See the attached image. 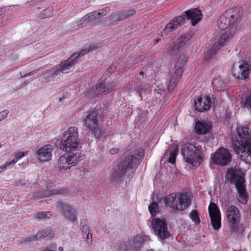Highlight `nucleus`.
<instances>
[{
  "instance_id": "nucleus-31",
  "label": "nucleus",
  "mask_w": 251,
  "mask_h": 251,
  "mask_svg": "<svg viewBox=\"0 0 251 251\" xmlns=\"http://www.w3.org/2000/svg\"><path fill=\"white\" fill-rule=\"evenodd\" d=\"M208 213L210 217L220 216V210L217 205L213 202H211L208 206Z\"/></svg>"
},
{
  "instance_id": "nucleus-18",
  "label": "nucleus",
  "mask_w": 251,
  "mask_h": 251,
  "mask_svg": "<svg viewBox=\"0 0 251 251\" xmlns=\"http://www.w3.org/2000/svg\"><path fill=\"white\" fill-rule=\"evenodd\" d=\"M53 147L52 145H45L40 148L35 149V154L40 162H46L52 159Z\"/></svg>"
},
{
  "instance_id": "nucleus-16",
  "label": "nucleus",
  "mask_w": 251,
  "mask_h": 251,
  "mask_svg": "<svg viewBox=\"0 0 251 251\" xmlns=\"http://www.w3.org/2000/svg\"><path fill=\"white\" fill-rule=\"evenodd\" d=\"M144 242V236L137 235L132 239L131 245L130 242L120 243L119 251H139Z\"/></svg>"
},
{
  "instance_id": "nucleus-44",
  "label": "nucleus",
  "mask_w": 251,
  "mask_h": 251,
  "mask_svg": "<svg viewBox=\"0 0 251 251\" xmlns=\"http://www.w3.org/2000/svg\"><path fill=\"white\" fill-rule=\"evenodd\" d=\"M56 249V245L55 243H52L49 247H46V248L44 250H43L42 251H54V250Z\"/></svg>"
},
{
  "instance_id": "nucleus-48",
  "label": "nucleus",
  "mask_w": 251,
  "mask_h": 251,
  "mask_svg": "<svg viewBox=\"0 0 251 251\" xmlns=\"http://www.w3.org/2000/svg\"><path fill=\"white\" fill-rule=\"evenodd\" d=\"M8 163H9V161L6 162L5 164H4L2 166L1 168L3 170H5L7 166L11 165V164H7Z\"/></svg>"
},
{
  "instance_id": "nucleus-25",
  "label": "nucleus",
  "mask_w": 251,
  "mask_h": 251,
  "mask_svg": "<svg viewBox=\"0 0 251 251\" xmlns=\"http://www.w3.org/2000/svg\"><path fill=\"white\" fill-rule=\"evenodd\" d=\"M235 33V31H234V29H228V31H226L220 36L218 42H215L214 44H216L219 47L220 49L221 47L225 46L226 43L233 37Z\"/></svg>"
},
{
  "instance_id": "nucleus-17",
  "label": "nucleus",
  "mask_w": 251,
  "mask_h": 251,
  "mask_svg": "<svg viewBox=\"0 0 251 251\" xmlns=\"http://www.w3.org/2000/svg\"><path fill=\"white\" fill-rule=\"evenodd\" d=\"M224 13L226 17L229 18L232 24V27L229 29H234L236 31L238 24L242 21V11L241 7L234 6L226 10Z\"/></svg>"
},
{
  "instance_id": "nucleus-50",
  "label": "nucleus",
  "mask_w": 251,
  "mask_h": 251,
  "mask_svg": "<svg viewBox=\"0 0 251 251\" xmlns=\"http://www.w3.org/2000/svg\"><path fill=\"white\" fill-rule=\"evenodd\" d=\"M248 238L249 239V240L251 241V232H250L249 234V235L248 236Z\"/></svg>"
},
{
  "instance_id": "nucleus-7",
  "label": "nucleus",
  "mask_w": 251,
  "mask_h": 251,
  "mask_svg": "<svg viewBox=\"0 0 251 251\" xmlns=\"http://www.w3.org/2000/svg\"><path fill=\"white\" fill-rule=\"evenodd\" d=\"M99 111L94 109L90 111L83 120L84 126L97 138H100L101 136L102 133L104 132V129H102L99 126Z\"/></svg>"
},
{
  "instance_id": "nucleus-11",
  "label": "nucleus",
  "mask_w": 251,
  "mask_h": 251,
  "mask_svg": "<svg viewBox=\"0 0 251 251\" xmlns=\"http://www.w3.org/2000/svg\"><path fill=\"white\" fill-rule=\"evenodd\" d=\"M188 58L186 55L180 56L175 65V71L168 86L169 92L174 91L176 86L177 83L181 77L184 71L183 68L187 62Z\"/></svg>"
},
{
  "instance_id": "nucleus-52",
  "label": "nucleus",
  "mask_w": 251,
  "mask_h": 251,
  "mask_svg": "<svg viewBox=\"0 0 251 251\" xmlns=\"http://www.w3.org/2000/svg\"><path fill=\"white\" fill-rule=\"evenodd\" d=\"M128 69H127L126 67H125L123 68V71L126 72Z\"/></svg>"
},
{
  "instance_id": "nucleus-47",
  "label": "nucleus",
  "mask_w": 251,
  "mask_h": 251,
  "mask_svg": "<svg viewBox=\"0 0 251 251\" xmlns=\"http://www.w3.org/2000/svg\"><path fill=\"white\" fill-rule=\"evenodd\" d=\"M89 233H88V234H87V242L88 244H91L92 243V234H90V236H91V238L90 239L89 236Z\"/></svg>"
},
{
  "instance_id": "nucleus-46",
  "label": "nucleus",
  "mask_w": 251,
  "mask_h": 251,
  "mask_svg": "<svg viewBox=\"0 0 251 251\" xmlns=\"http://www.w3.org/2000/svg\"><path fill=\"white\" fill-rule=\"evenodd\" d=\"M118 149H111L109 151V153L111 154H115L117 153H118Z\"/></svg>"
},
{
  "instance_id": "nucleus-24",
  "label": "nucleus",
  "mask_w": 251,
  "mask_h": 251,
  "mask_svg": "<svg viewBox=\"0 0 251 251\" xmlns=\"http://www.w3.org/2000/svg\"><path fill=\"white\" fill-rule=\"evenodd\" d=\"M52 187V183H48L46 185V188L47 190H44L40 192L38 196H36V198H44L50 195H55V194H65L67 192L66 189H59L56 190H50Z\"/></svg>"
},
{
  "instance_id": "nucleus-38",
  "label": "nucleus",
  "mask_w": 251,
  "mask_h": 251,
  "mask_svg": "<svg viewBox=\"0 0 251 251\" xmlns=\"http://www.w3.org/2000/svg\"><path fill=\"white\" fill-rule=\"evenodd\" d=\"M179 50L178 47L174 43L169 47L167 54L171 56L175 55L178 53Z\"/></svg>"
},
{
  "instance_id": "nucleus-27",
  "label": "nucleus",
  "mask_w": 251,
  "mask_h": 251,
  "mask_svg": "<svg viewBox=\"0 0 251 251\" xmlns=\"http://www.w3.org/2000/svg\"><path fill=\"white\" fill-rule=\"evenodd\" d=\"M195 129L197 134H203L209 132L211 127L207 123L198 121L196 123Z\"/></svg>"
},
{
  "instance_id": "nucleus-40",
  "label": "nucleus",
  "mask_w": 251,
  "mask_h": 251,
  "mask_svg": "<svg viewBox=\"0 0 251 251\" xmlns=\"http://www.w3.org/2000/svg\"><path fill=\"white\" fill-rule=\"evenodd\" d=\"M25 155H27V152H19L16 153L15 155L14 158L9 161V163L7 164H14L16 163L19 159H21L22 157L25 156Z\"/></svg>"
},
{
  "instance_id": "nucleus-37",
  "label": "nucleus",
  "mask_w": 251,
  "mask_h": 251,
  "mask_svg": "<svg viewBox=\"0 0 251 251\" xmlns=\"http://www.w3.org/2000/svg\"><path fill=\"white\" fill-rule=\"evenodd\" d=\"M149 210L152 217H155L158 212V204L156 202H152L149 206Z\"/></svg>"
},
{
  "instance_id": "nucleus-12",
  "label": "nucleus",
  "mask_w": 251,
  "mask_h": 251,
  "mask_svg": "<svg viewBox=\"0 0 251 251\" xmlns=\"http://www.w3.org/2000/svg\"><path fill=\"white\" fill-rule=\"evenodd\" d=\"M77 56L73 54L67 60L62 62L59 65V69H51L49 76L48 81L53 79L61 73L66 74L72 72L74 69V65L77 63Z\"/></svg>"
},
{
  "instance_id": "nucleus-36",
  "label": "nucleus",
  "mask_w": 251,
  "mask_h": 251,
  "mask_svg": "<svg viewBox=\"0 0 251 251\" xmlns=\"http://www.w3.org/2000/svg\"><path fill=\"white\" fill-rule=\"evenodd\" d=\"M189 217L195 225H197L200 223L201 219L198 211L197 210H192L189 213Z\"/></svg>"
},
{
  "instance_id": "nucleus-55",
  "label": "nucleus",
  "mask_w": 251,
  "mask_h": 251,
  "mask_svg": "<svg viewBox=\"0 0 251 251\" xmlns=\"http://www.w3.org/2000/svg\"><path fill=\"white\" fill-rule=\"evenodd\" d=\"M113 67V66H112L111 67H110V70H111L112 69V68Z\"/></svg>"
},
{
  "instance_id": "nucleus-35",
  "label": "nucleus",
  "mask_w": 251,
  "mask_h": 251,
  "mask_svg": "<svg viewBox=\"0 0 251 251\" xmlns=\"http://www.w3.org/2000/svg\"><path fill=\"white\" fill-rule=\"evenodd\" d=\"M211 223L215 230H218L221 226V215L210 217Z\"/></svg>"
},
{
  "instance_id": "nucleus-33",
  "label": "nucleus",
  "mask_w": 251,
  "mask_h": 251,
  "mask_svg": "<svg viewBox=\"0 0 251 251\" xmlns=\"http://www.w3.org/2000/svg\"><path fill=\"white\" fill-rule=\"evenodd\" d=\"M219 50V47L216 44H213L211 48L205 53L204 59L206 60H210Z\"/></svg>"
},
{
  "instance_id": "nucleus-20",
  "label": "nucleus",
  "mask_w": 251,
  "mask_h": 251,
  "mask_svg": "<svg viewBox=\"0 0 251 251\" xmlns=\"http://www.w3.org/2000/svg\"><path fill=\"white\" fill-rule=\"evenodd\" d=\"M212 105L211 99L209 96H205L203 98L198 97L195 100L194 107L196 110L200 112L210 110Z\"/></svg>"
},
{
  "instance_id": "nucleus-1",
  "label": "nucleus",
  "mask_w": 251,
  "mask_h": 251,
  "mask_svg": "<svg viewBox=\"0 0 251 251\" xmlns=\"http://www.w3.org/2000/svg\"><path fill=\"white\" fill-rule=\"evenodd\" d=\"M145 151L142 148L135 150L133 153L126 155L124 160L120 162L117 169L114 170L110 179L113 181L126 183L130 181L135 172L137 166L141 162L144 156Z\"/></svg>"
},
{
  "instance_id": "nucleus-41",
  "label": "nucleus",
  "mask_w": 251,
  "mask_h": 251,
  "mask_svg": "<svg viewBox=\"0 0 251 251\" xmlns=\"http://www.w3.org/2000/svg\"><path fill=\"white\" fill-rule=\"evenodd\" d=\"M81 226H82V230L85 233H90L89 226L88 225V221L86 219H83L80 222Z\"/></svg>"
},
{
  "instance_id": "nucleus-39",
  "label": "nucleus",
  "mask_w": 251,
  "mask_h": 251,
  "mask_svg": "<svg viewBox=\"0 0 251 251\" xmlns=\"http://www.w3.org/2000/svg\"><path fill=\"white\" fill-rule=\"evenodd\" d=\"M189 38L186 37H181L178 38L174 43L178 47L179 49L182 48L188 42Z\"/></svg>"
},
{
  "instance_id": "nucleus-53",
  "label": "nucleus",
  "mask_w": 251,
  "mask_h": 251,
  "mask_svg": "<svg viewBox=\"0 0 251 251\" xmlns=\"http://www.w3.org/2000/svg\"><path fill=\"white\" fill-rule=\"evenodd\" d=\"M31 73H32V72L30 73L29 74H26L25 76H26L31 75Z\"/></svg>"
},
{
  "instance_id": "nucleus-5",
  "label": "nucleus",
  "mask_w": 251,
  "mask_h": 251,
  "mask_svg": "<svg viewBox=\"0 0 251 251\" xmlns=\"http://www.w3.org/2000/svg\"><path fill=\"white\" fill-rule=\"evenodd\" d=\"M61 144L63 150L66 152H80L78 129L76 127H70L65 131Z\"/></svg>"
},
{
  "instance_id": "nucleus-21",
  "label": "nucleus",
  "mask_w": 251,
  "mask_h": 251,
  "mask_svg": "<svg viewBox=\"0 0 251 251\" xmlns=\"http://www.w3.org/2000/svg\"><path fill=\"white\" fill-rule=\"evenodd\" d=\"M187 19L191 20L193 26L196 25L202 18L201 10L198 8H192L185 12V15Z\"/></svg>"
},
{
  "instance_id": "nucleus-45",
  "label": "nucleus",
  "mask_w": 251,
  "mask_h": 251,
  "mask_svg": "<svg viewBox=\"0 0 251 251\" xmlns=\"http://www.w3.org/2000/svg\"><path fill=\"white\" fill-rule=\"evenodd\" d=\"M9 113V111L8 110H4L1 112H0V120L1 121L2 120L5 119L8 114Z\"/></svg>"
},
{
  "instance_id": "nucleus-6",
  "label": "nucleus",
  "mask_w": 251,
  "mask_h": 251,
  "mask_svg": "<svg viewBox=\"0 0 251 251\" xmlns=\"http://www.w3.org/2000/svg\"><path fill=\"white\" fill-rule=\"evenodd\" d=\"M228 226L232 233L241 234L244 231L243 225L241 223V214L238 208L235 205L229 206L226 213Z\"/></svg>"
},
{
  "instance_id": "nucleus-22",
  "label": "nucleus",
  "mask_w": 251,
  "mask_h": 251,
  "mask_svg": "<svg viewBox=\"0 0 251 251\" xmlns=\"http://www.w3.org/2000/svg\"><path fill=\"white\" fill-rule=\"evenodd\" d=\"M185 21V18L183 16H179L175 17L163 29V32L166 35H168L170 32L182 25Z\"/></svg>"
},
{
  "instance_id": "nucleus-42",
  "label": "nucleus",
  "mask_w": 251,
  "mask_h": 251,
  "mask_svg": "<svg viewBox=\"0 0 251 251\" xmlns=\"http://www.w3.org/2000/svg\"><path fill=\"white\" fill-rule=\"evenodd\" d=\"M134 89L139 94H142L146 90L145 85L141 82H137L136 84Z\"/></svg>"
},
{
  "instance_id": "nucleus-28",
  "label": "nucleus",
  "mask_w": 251,
  "mask_h": 251,
  "mask_svg": "<svg viewBox=\"0 0 251 251\" xmlns=\"http://www.w3.org/2000/svg\"><path fill=\"white\" fill-rule=\"evenodd\" d=\"M170 149L168 162L172 164H174L176 163V157L178 155L179 151L178 144H172Z\"/></svg>"
},
{
  "instance_id": "nucleus-51",
  "label": "nucleus",
  "mask_w": 251,
  "mask_h": 251,
  "mask_svg": "<svg viewBox=\"0 0 251 251\" xmlns=\"http://www.w3.org/2000/svg\"><path fill=\"white\" fill-rule=\"evenodd\" d=\"M58 250H59V251H63V247H59L58 248Z\"/></svg>"
},
{
  "instance_id": "nucleus-8",
  "label": "nucleus",
  "mask_w": 251,
  "mask_h": 251,
  "mask_svg": "<svg viewBox=\"0 0 251 251\" xmlns=\"http://www.w3.org/2000/svg\"><path fill=\"white\" fill-rule=\"evenodd\" d=\"M230 69L233 76L237 79L245 80L249 77L251 71V62L246 60L232 61Z\"/></svg>"
},
{
  "instance_id": "nucleus-3",
  "label": "nucleus",
  "mask_w": 251,
  "mask_h": 251,
  "mask_svg": "<svg viewBox=\"0 0 251 251\" xmlns=\"http://www.w3.org/2000/svg\"><path fill=\"white\" fill-rule=\"evenodd\" d=\"M226 178L230 182L234 184L238 193V201L242 204H246L248 200V195L245 187V179L242 173L235 170H228Z\"/></svg>"
},
{
  "instance_id": "nucleus-30",
  "label": "nucleus",
  "mask_w": 251,
  "mask_h": 251,
  "mask_svg": "<svg viewBox=\"0 0 251 251\" xmlns=\"http://www.w3.org/2000/svg\"><path fill=\"white\" fill-rule=\"evenodd\" d=\"M240 106L241 107L246 108L248 110L251 109V93L245 94L242 97Z\"/></svg>"
},
{
  "instance_id": "nucleus-23",
  "label": "nucleus",
  "mask_w": 251,
  "mask_h": 251,
  "mask_svg": "<svg viewBox=\"0 0 251 251\" xmlns=\"http://www.w3.org/2000/svg\"><path fill=\"white\" fill-rule=\"evenodd\" d=\"M50 227H47L39 231L36 235L28 237H22L21 238V243H24L26 241H36L41 238L47 237L51 232Z\"/></svg>"
},
{
  "instance_id": "nucleus-49",
  "label": "nucleus",
  "mask_w": 251,
  "mask_h": 251,
  "mask_svg": "<svg viewBox=\"0 0 251 251\" xmlns=\"http://www.w3.org/2000/svg\"><path fill=\"white\" fill-rule=\"evenodd\" d=\"M139 75L142 77V78H145V73L143 71H140L139 74Z\"/></svg>"
},
{
  "instance_id": "nucleus-13",
  "label": "nucleus",
  "mask_w": 251,
  "mask_h": 251,
  "mask_svg": "<svg viewBox=\"0 0 251 251\" xmlns=\"http://www.w3.org/2000/svg\"><path fill=\"white\" fill-rule=\"evenodd\" d=\"M116 84L113 82H98L95 88L90 89L87 94V97L96 98L106 95L115 90Z\"/></svg>"
},
{
  "instance_id": "nucleus-9",
  "label": "nucleus",
  "mask_w": 251,
  "mask_h": 251,
  "mask_svg": "<svg viewBox=\"0 0 251 251\" xmlns=\"http://www.w3.org/2000/svg\"><path fill=\"white\" fill-rule=\"evenodd\" d=\"M61 156L57 161V166L60 170H66L77 164L84 158L80 152H67Z\"/></svg>"
},
{
  "instance_id": "nucleus-15",
  "label": "nucleus",
  "mask_w": 251,
  "mask_h": 251,
  "mask_svg": "<svg viewBox=\"0 0 251 251\" xmlns=\"http://www.w3.org/2000/svg\"><path fill=\"white\" fill-rule=\"evenodd\" d=\"M211 159L214 164L224 166L230 162L231 155L227 150L221 148L211 154Z\"/></svg>"
},
{
  "instance_id": "nucleus-29",
  "label": "nucleus",
  "mask_w": 251,
  "mask_h": 251,
  "mask_svg": "<svg viewBox=\"0 0 251 251\" xmlns=\"http://www.w3.org/2000/svg\"><path fill=\"white\" fill-rule=\"evenodd\" d=\"M107 8H106L105 9H102L101 11L99 12L93 11L91 13L88 14V22H98V20L104 15H105L106 14H104V11H108Z\"/></svg>"
},
{
  "instance_id": "nucleus-14",
  "label": "nucleus",
  "mask_w": 251,
  "mask_h": 251,
  "mask_svg": "<svg viewBox=\"0 0 251 251\" xmlns=\"http://www.w3.org/2000/svg\"><path fill=\"white\" fill-rule=\"evenodd\" d=\"M151 226L154 234L157 235L159 238L165 239L170 236L165 220L154 218L152 220Z\"/></svg>"
},
{
  "instance_id": "nucleus-43",
  "label": "nucleus",
  "mask_w": 251,
  "mask_h": 251,
  "mask_svg": "<svg viewBox=\"0 0 251 251\" xmlns=\"http://www.w3.org/2000/svg\"><path fill=\"white\" fill-rule=\"evenodd\" d=\"M48 215L50 216H52V214H50V212H38L37 214L35 215V218L37 219H42L46 218H50L48 216Z\"/></svg>"
},
{
  "instance_id": "nucleus-32",
  "label": "nucleus",
  "mask_w": 251,
  "mask_h": 251,
  "mask_svg": "<svg viewBox=\"0 0 251 251\" xmlns=\"http://www.w3.org/2000/svg\"><path fill=\"white\" fill-rule=\"evenodd\" d=\"M135 12L134 9H127L125 11H119L117 15V19L118 21H122L133 15Z\"/></svg>"
},
{
  "instance_id": "nucleus-26",
  "label": "nucleus",
  "mask_w": 251,
  "mask_h": 251,
  "mask_svg": "<svg viewBox=\"0 0 251 251\" xmlns=\"http://www.w3.org/2000/svg\"><path fill=\"white\" fill-rule=\"evenodd\" d=\"M225 13L224 12L219 17L217 25L219 28L221 29H225L227 27H232V24L229 18H226Z\"/></svg>"
},
{
  "instance_id": "nucleus-2",
  "label": "nucleus",
  "mask_w": 251,
  "mask_h": 251,
  "mask_svg": "<svg viewBox=\"0 0 251 251\" xmlns=\"http://www.w3.org/2000/svg\"><path fill=\"white\" fill-rule=\"evenodd\" d=\"M238 136L232 140L234 151L241 160L251 165V130L248 127L239 126Z\"/></svg>"
},
{
  "instance_id": "nucleus-34",
  "label": "nucleus",
  "mask_w": 251,
  "mask_h": 251,
  "mask_svg": "<svg viewBox=\"0 0 251 251\" xmlns=\"http://www.w3.org/2000/svg\"><path fill=\"white\" fill-rule=\"evenodd\" d=\"M99 47V44H93L91 43L89 45L88 48L87 49H84L80 51H79L78 53L75 52L73 54H75L77 56V58L79 56H82L85 54L89 52V51L91 50H92L93 49H98Z\"/></svg>"
},
{
  "instance_id": "nucleus-10",
  "label": "nucleus",
  "mask_w": 251,
  "mask_h": 251,
  "mask_svg": "<svg viewBox=\"0 0 251 251\" xmlns=\"http://www.w3.org/2000/svg\"><path fill=\"white\" fill-rule=\"evenodd\" d=\"M201 151L192 144H186L181 150V153L186 162L193 166H199L201 160Z\"/></svg>"
},
{
  "instance_id": "nucleus-4",
  "label": "nucleus",
  "mask_w": 251,
  "mask_h": 251,
  "mask_svg": "<svg viewBox=\"0 0 251 251\" xmlns=\"http://www.w3.org/2000/svg\"><path fill=\"white\" fill-rule=\"evenodd\" d=\"M164 201L166 206H169L175 210L182 211L190 205L191 199L185 193H172L165 198Z\"/></svg>"
},
{
  "instance_id": "nucleus-54",
  "label": "nucleus",
  "mask_w": 251,
  "mask_h": 251,
  "mask_svg": "<svg viewBox=\"0 0 251 251\" xmlns=\"http://www.w3.org/2000/svg\"><path fill=\"white\" fill-rule=\"evenodd\" d=\"M160 39H156V43H157V42H158V41H159Z\"/></svg>"
},
{
  "instance_id": "nucleus-19",
  "label": "nucleus",
  "mask_w": 251,
  "mask_h": 251,
  "mask_svg": "<svg viewBox=\"0 0 251 251\" xmlns=\"http://www.w3.org/2000/svg\"><path fill=\"white\" fill-rule=\"evenodd\" d=\"M56 207L68 221L71 222L77 221L75 209L69 204L63 202H58L56 204Z\"/></svg>"
}]
</instances>
